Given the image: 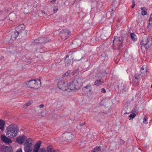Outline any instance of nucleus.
Here are the masks:
<instances>
[{"label": "nucleus", "instance_id": "nucleus-18", "mask_svg": "<svg viewBox=\"0 0 152 152\" xmlns=\"http://www.w3.org/2000/svg\"><path fill=\"white\" fill-rule=\"evenodd\" d=\"M1 138L2 140L5 142L9 143L12 142V141L11 139L8 138L5 136L1 135Z\"/></svg>", "mask_w": 152, "mask_h": 152}, {"label": "nucleus", "instance_id": "nucleus-53", "mask_svg": "<svg viewBox=\"0 0 152 152\" xmlns=\"http://www.w3.org/2000/svg\"><path fill=\"white\" fill-rule=\"evenodd\" d=\"M135 79L137 80H138V79H137L136 77H135Z\"/></svg>", "mask_w": 152, "mask_h": 152}, {"label": "nucleus", "instance_id": "nucleus-20", "mask_svg": "<svg viewBox=\"0 0 152 152\" xmlns=\"http://www.w3.org/2000/svg\"><path fill=\"white\" fill-rule=\"evenodd\" d=\"M104 80L102 79L97 80L94 83L95 85L96 86H99L104 82Z\"/></svg>", "mask_w": 152, "mask_h": 152}, {"label": "nucleus", "instance_id": "nucleus-13", "mask_svg": "<svg viewBox=\"0 0 152 152\" xmlns=\"http://www.w3.org/2000/svg\"><path fill=\"white\" fill-rule=\"evenodd\" d=\"M26 137L24 135L19 136L17 137L16 141L19 144H22L26 139Z\"/></svg>", "mask_w": 152, "mask_h": 152}, {"label": "nucleus", "instance_id": "nucleus-31", "mask_svg": "<svg viewBox=\"0 0 152 152\" xmlns=\"http://www.w3.org/2000/svg\"><path fill=\"white\" fill-rule=\"evenodd\" d=\"M85 124V123H83L81 124H79L77 126V128L78 129H80Z\"/></svg>", "mask_w": 152, "mask_h": 152}, {"label": "nucleus", "instance_id": "nucleus-50", "mask_svg": "<svg viewBox=\"0 0 152 152\" xmlns=\"http://www.w3.org/2000/svg\"><path fill=\"white\" fill-rule=\"evenodd\" d=\"M42 14H45V12L43 10H42Z\"/></svg>", "mask_w": 152, "mask_h": 152}, {"label": "nucleus", "instance_id": "nucleus-9", "mask_svg": "<svg viewBox=\"0 0 152 152\" xmlns=\"http://www.w3.org/2000/svg\"><path fill=\"white\" fill-rule=\"evenodd\" d=\"M62 137L64 140L69 141L73 138L74 135L71 133L66 132L63 134Z\"/></svg>", "mask_w": 152, "mask_h": 152}, {"label": "nucleus", "instance_id": "nucleus-5", "mask_svg": "<svg viewBox=\"0 0 152 152\" xmlns=\"http://www.w3.org/2000/svg\"><path fill=\"white\" fill-rule=\"evenodd\" d=\"M70 33V31L68 29H64L59 33L58 37L61 38L63 40H65L68 37V35Z\"/></svg>", "mask_w": 152, "mask_h": 152}, {"label": "nucleus", "instance_id": "nucleus-56", "mask_svg": "<svg viewBox=\"0 0 152 152\" xmlns=\"http://www.w3.org/2000/svg\"><path fill=\"white\" fill-rule=\"evenodd\" d=\"M151 88H152V84H151Z\"/></svg>", "mask_w": 152, "mask_h": 152}, {"label": "nucleus", "instance_id": "nucleus-29", "mask_svg": "<svg viewBox=\"0 0 152 152\" xmlns=\"http://www.w3.org/2000/svg\"><path fill=\"white\" fill-rule=\"evenodd\" d=\"M40 40L42 41L40 42L42 44L44 43L47 42L48 41L47 38H40Z\"/></svg>", "mask_w": 152, "mask_h": 152}, {"label": "nucleus", "instance_id": "nucleus-34", "mask_svg": "<svg viewBox=\"0 0 152 152\" xmlns=\"http://www.w3.org/2000/svg\"><path fill=\"white\" fill-rule=\"evenodd\" d=\"M101 150V147L98 146L95 147L93 150L95 152L97 151H100Z\"/></svg>", "mask_w": 152, "mask_h": 152}, {"label": "nucleus", "instance_id": "nucleus-28", "mask_svg": "<svg viewBox=\"0 0 152 152\" xmlns=\"http://www.w3.org/2000/svg\"><path fill=\"white\" fill-rule=\"evenodd\" d=\"M53 149L52 146L51 145L48 146L46 148L47 152H51Z\"/></svg>", "mask_w": 152, "mask_h": 152}, {"label": "nucleus", "instance_id": "nucleus-2", "mask_svg": "<svg viewBox=\"0 0 152 152\" xmlns=\"http://www.w3.org/2000/svg\"><path fill=\"white\" fill-rule=\"evenodd\" d=\"M82 83L81 79L80 78H75L71 83H69L67 84L68 86V89L67 91H70L78 89Z\"/></svg>", "mask_w": 152, "mask_h": 152}, {"label": "nucleus", "instance_id": "nucleus-51", "mask_svg": "<svg viewBox=\"0 0 152 152\" xmlns=\"http://www.w3.org/2000/svg\"><path fill=\"white\" fill-rule=\"evenodd\" d=\"M133 111L136 113L137 112V110H135V109H134Z\"/></svg>", "mask_w": 152, "mask_h": 152}, {"label": "nucleus", "instance_id": "nucleus-19", "mask_svg": "<svg viewBox=\"0 0 152 152\" xmlns=\"http://www.w3.org/2000/svg\"><path fill=\"white\" fill-rule=\"evenodd\" d=\"M77 53L75 56V58L76 60H79L81 59L84 56V54L83 53Z\"/></svg>", "mask_w": 152, "mask_h": 152}, {"label": "nucleus", "instance_id": "nucleus-30", "mask_svg": "<svg viewBox=\"0 0 152 152\" xmlns=\"http://www.w3.org/2000/svg\"><path fill=\"white\" fill-rule=\"evenodd\" d=\"M130 36L131 37V39L133 40V41H135V37L136 35L135 34L133 33H131L130 34Z\"/></svg>", "mask_w": 152, "mask_h": 152}, {"label": "nucleus", "instance_id": "nucleus-17", "mask_svg": "<svg viewBox=\"0 0 152 152\" xmlns=\"http://www.w3.org/2000/svg\"><path fill=\"white\" fill-rule=\"evenodd\" d=\"M33 145H24V150L25 152H32Z\"/></svg>", "mask_w": 152, "mask_h": 152}, {"label": "nucleus", "instance_id": "nucleus-15", "mask_svg": "<svg viewBox=\"0 0 152 152\" xmlns=\"http://www.w3.org/2000/svg\"><path fill=\"white\" fill-rule=\"evenodd\" d=\"M147 67L145 65H143L140 70V75L141 76H143L145 75L147 73Z\"/></svg>", "mask_w": 152, "mask_h": 152}, {"label": "nucleus", "instance_id": "nucleus-52", "mask_svg": "<svg viewBox=\"0 0 152 152\" xmlns=\"http://www.w3.org/2000/svg\"><path fill=\"white\" fill-rule=\"evenodd\" d=\"M79 68H78L77 70V71H79Z\"/></svg>", "mask_w": 152, "mask_h": 152}, {"label": "nucleus", "instance_id": "nucleus-38", "mask_svg": "<svg viewBox=\"0 0 152 152\" xmlns=\"http://www.w3.org/2000/svg\"><path fill=\"white\" fill-rule=\"evenodd\" d=\"M152 13L150 15L149 20V24H150L151 23H152Z\"/></svg>", "mask_w": 152, "mask_h": 152}, {"label": "nucleus", "instance_id": "nucleus-40", "mask_svg": "<svg viewBox=\"0 0 152 152\" xmlns=\"http://www.w3.org/2000/svg\"><path fill=\"white\" fill-rule=\"evenodd\" d=\"M77 41H78L79 42V44H77V46H80V41L78 40H74L73 41V42L75 44L76 42H77Z\"/></svg>", "mask_w": 152, "mask_h": 152}, {"label": "nucleus", "instance_id": "nucleus-21", "mask_svg": "<svg viewBox=\"0 0 152 152\" xmlns=\"http://www.w3.org/2000/svg\"><path fill=\"white\" fill-rule=\"evenodd\" d=\"M5 124L4 121L3 120H0V129L2 132H3L4 130Z\"/></svg>", "mask_w": 152, "mask_h": 152}, {"label": "nucleus", "instance_id": "nucleus-23", "mask_svg": "<svg viewBox=\"0 0 152 152\" xmlns=\"http://www.w3.org/2000/svg\"><path fill=\"white\" fill-rule=\"evenodd\" d=\"M69 56L68 55H67L66 56V58L65 59V62L66 66H67L70 64L71 62L70 60L67 58H69Z\"/></svg>", "mask_w": 152, "mask_h": 152}, {"label": "nucleus", "instance_id": "nucleus-48", "mask_svg": "<svg viewBox=\"0 0 152 152\" xmlns=\"http://www.w3.org/2000/svg\"><path fill=\"white\" fill-rule=\"evenodd\" d=\"M16 152H22V150L20 148Z\"/></svg>", "mask_w": 152, "mask_h": 152}, {"label": "nucleus", "instance_id": "nucleus-32", "mask_svg": "<svg viewBox=\"0 0 152 152\" xmlns=\"http://www.w3.org/2000/svg\"><path fill=\"white\" fill-rule=\"evenodd\" d=\"M91 85L90 84H88L86 86H85L83 87L84 88H86L87 89H88L89 90V91H91Z\"/></svg>", "mask_w": 152, "mask_h": 152}, {"label": "nucleus", "instance_id": "nucleus-47", "mask_svg": "<svg viewBox=\"0 0 152 152\" xmlns=\"http://www.w3.org/2000/svg\"><path fill=\"white\" fill-rule=\"evenodd\" d=\"M56 1V0H53L51 1V3L52 4H53L55 3Z\"/></svg>", "mask_w": 152, "mask_h": 152}, {"label": "nucleus", "instance_id": "nucleus-54", "mask_svg": "<svg viewBox=\"0 0 152 152\" xmlns=\"http://www.w3.org/2000/svg\"><path fill=\"white\" fill-rule=\"evenodd\" d=\"M91 152H95L94 150L92 151Z\"/></svg>", "mask_w": 152, "mask_h": 152}, {"label": "nucleus", "instance_id": "nucleus-16", "mask_svg": "<svg viewBox=\"0 0 152 152\" xmlns=\"http://www.w3.org/2000/svg\"><path fill=\"white\" fill-rule=\"evenodd\" d=\"M20 35L19 34V33L15 30V31H14V32L12 34L11 36V38L10 40V41L12 42L15 40L16 39L17 37L18 36Z\"/></svg>", "mask_w": 152, "mask_h": 152}, {"label": "nucleus", "instance_id": "nucleus-6", "mask_svg": "<svg viewBox=\"0 0 152 152\" xmlns=\"http://www.w3.org/2000/svg\"><path fill=\"white\" fill-rule=\"evenodd\" d=\"M41 143V141H39L35 144L34 146L33 152H38L39 150L41 152H46V149L45 148L42 147L40 148Z\"/></svg>", "mask_w": 152, "mask_h": 152}, {"label": "nucleus", "instance_id": "nucleus-8", "mask_svg": "<svg viewBox=\"0 0 152 152\" xmlns=\"http://www.w3.org/2000/svg\"><path fill=\"white\" fill-rule=\"evenodd\" d=\"M67 84H68L67 83L62 80H60L59 81L58 83V86L60 90L67 91L68 88V86L67 85Z\"/></svg>", "mask_w": 152, "mask_h": 152}, {"label": "nucleus", "instance_id": "nucleus-27", "mask_svg": "<svg viewBox=\"0 0 152 152\" xmlns=\"http://www.w3.org/2000/svg\"><path fill=\"white\" fill-rule=\"evenodd\" d=\"M105 72L102 73H98L96 75L95 77L98 78L102 77V76L105 74Z\"/></svg>", "mask_w": 152, "mask_h": 152}, {"label": "nucleus", "instance_id": "nucleus-22", "mask_svg": "<svg viewBox=\"0 0 152 152\" xmlns=\"http://www.w3.org/2000/svg\"><path fill=\"white\" fill-rule=\"evenodd\" d=\"M32 142V139L31 138H28L26 141L24 145H33Z\"/></svg>", "mask_w": 152, "mask_h": 152}, {"label": "nucleus", "instance_id": "nucleus-12", "mask_svg": "<svg viewBox=\"0 0 152 152\" xmlns=\"http://www.w3.org/2000/svg\"><path fill=\"white\" fill-rule=\"evenodd\" d=\"M32 7L31 6H28L27 4L25 5L22 8L23 12L25 14H27L31 11Z\"/></svg>", "mask_w": 152, "mask_h": 152}, {"label": "nucleus", "instance_id": "nucleus-43", "mask_svg": "<svg viewBox=\"0 0 152 152\" xmlns=\"http://www.w3.org/2000/svg\"><path fill=\"white\" fill-rule=\"evenodd\" d=\"M31 104V103L30 102H27V103L26 104V105L27 106H28L29 105H30Z\"/></svg>", "mask_w": 152, "mask_h": 152}, {"label": "nucleus", "instance_id": "nucleus-11", "mask_svg": "<svg viewBox=\"0 0 152 152\" xmlns=\"http://www.w3.org/2000/svg\"><path fill=\"white\" fill-rule=\"evenodd\" d=\"M8 14V10H4L0 11V20H3L6 18Z\"/></svg>", "mask_w": 152, "mask_h": 152}, {"label": "nucleus", "instance_id": "nucleus-25", "mask_svg": "<svg viewBox=\"0 0 152 152\" xmlns=\"http://www.w3.org/2000/svg\"><path fill=\"white\" fill-rule=\"evenodd\" d=\"M141 9L142 10L141 12V15H147V9L145 7H142L141 8Z\"/></svg>", "mask_w": 152, "mask_h": 152}, {"label": "nucleus", "instance_id": "nucleus-14", "mask_svg": "<svg viewBox=\"0 0 152 152\" xmlns=\"http://www.w3.org/2000/svg\"><path fill=\"white\" fill-rule=\"evenodd\" d=\"M1 152H12V149L11 147L2 146L1 148Z\"/></svg>", "mask_w": 152, "mask_h": 152}, {"label": "nucleus", "instance_id": "nucleus-10", "mask_svg": "<svg viewBox=\"0 0 152 152\" xmlns=\"http://www.w3.org/2000/svg\"><path fill=\"white\" fill-rule=\"evenodd\" d=\"M25 26L23 24H20L15 28V30L17 31L19 34L22 36V33L24 32Z\"/></svg>", "mask_w": 152, "mask_h": 152}, {"label": "nucleus", "instance_id": "nucleus-37", "mask_svg": "<svg viewBox=\"0 0 152 152\" xmlns=\"http://www.w3.org/2000/svg\"><path fill=\"white\" fill-rule=\"evenodd\" d=\"M58 10V7L57 6H56L53 8V12L54 13H56Z\"/></svg>", "mask_w": 152, "mask_h": 152}, {"label": "nucleus", "instance_id": "nucleus-1", "mask_svg": "<svg viewBox=\"0 0 152 152\" xmlns=\"http://www.w3.org/2000/svg\"><path fill=\"white\" fill-rule=\"evenodd\" d=\"M19 131L18 127L16 125L12 124L6 128V134L9 138H13L18 135Z\"/></svg>", "mask_w": 152, "mask_h": 152}, {"label": "nucleus", "instance_id": "nucleus-26", "mask_svg": "<svg viewBox=\"0 0 152 152\" xmlns=\"http://www.w3.org/2000/svg\"><path fill=\"white\" fill-rule=\"evenodd\" d=\"M118 89L120 90H123L124 89V84L122 83H120L118 85Z\"/></svg>", "mask_w": 152, "mask_h": 152}, {"label": "nucleus", "instance_id": "nucleus-41", "mask_svg": "<svg viewBox=\"0 0 152 152\" xmlns=\"http://www.w3.org/2000/svg\"><path fill=\"white\" fill-rule=\"evenodd\" d=\"M119 143L120 144L123 145L124 144V141L122 140H120Z\"/></svg>", "mask_w": 152, "mask_h": 152}, {"label": "nucleus", "instance_id": "nucleus-44", "mask_svg": "<svg viewBox=\"0 0 152 152\" xmlns=\"http://www.w3.org/2000/svg\"><path fill=\"white\" fill-rule=\"evenodd\" d=\"M101 92L103 93H105L106 92V90L104 88H102L101 89Z\"/></svg>", "mask_w": 152, "mask_h": 152}, {"label": "nucleus", "instance_id": "nucleus-55", "mask_svg": "<svg viewBox=\"0 0 152 152\" xmlns=\"http://www.w3.org/2000/svg\"><path fill=\"white\" fill-rule=\"evenodd\" d=\"M103 55H102L101 56L102 57H104V56H103Z\"/></svg>", "mask_w": 152, "mask_h": 152}, {"label": "nucleus", "instance_id": "nucleus-42", "mask_svg": "<svg viewBox=\"0 0 152 152\" xmlns=\"http://www.w3.org/2000/svg\"><path fill=\"white\" fill-rule=\"evenodd\" d=\"M132 2H133V4L132 5V8H134V6H135V4L134 1H132Z\"/></svg>", "mask_w": 152, "mask_h": 152}, {"label": "nucleus", "instance_id": "nucleus-35", "mask_svg": "<svg viewBox=\"0 0 152 152\" xmlns=\"http://www.w3.org/2000/svg\"><path fill=\"white\" fill-rule=\"evenodd\" d=\"M69 72H66L63 75V77H64L65 78H68V76L69 77Z\"/></svg>", "mask_w": 152, "mask_h": 152}, {"label": "nucleus", "instance_id": "nucleus-7", "mask_svg": "<svg viewBox=\"0 0 152 152\" xmlns=\"http://www.w3.org/2000/svg\"><path fill=\"white\" fill-rule=\"evenodd\" d=\"M27 86L32 89H37L38 87L35 79L29 80L26 83Z\"/></svg>", "mask_w": 152, "mask_h": 152}, {"label": "nucleus", "instance_id": "nucleus-36", "mask_svg": "<svg viewBox=\"0 0 152 152\" xmlns=\"http://www.w3.org/2000/svg\"><path fill=\"white\" fill-rule=\"evenodd\" d=\"M86 67H88L90 65V63L88 61V60L87 59H86Z\"/></svg>", "mask_w": 152, "mask_h": 152}, {"label": "nucleus", "instance_id": "nucleus-49", "mask_svg": "<svg viewBox=\"0 0 152 152\" xmlns=\"http://www.w3.org/2000/svg\"><path fill=\"white\" fill-rule=\"evenodd\" d=\"M51 152H59V151H58L56 150L53 149Z\"/></svg>", "mask_w": 152, "mask_h": 152}, {"label": "nucleus", "instance_id": "nucleus-46", "mask_svg": "<svg viewBox=\"0 0 152 152\" xmlns=\"http://www.w3.org/2000/svg\"><path fill=\"white\" fill-rule=\"evenodd\" d=\"M44 105L43 104H41L39 105V107L40 108H42L44 107Z\"/></svg>", "mask_w": 152, "mask_h": 152}, {"label": "nucleus", "instance_id": "nucleus-33", "mask_svg": "<svg viewBox=\"0 0 152 152\" xmlns=\"http://www.w3.org/2000/svg\"><path fill=\"white\" fill-rule=\"evenodd\" d=\"M136 116V114L135 113H132L129 116V119L130 120H132L133 118L135 117Z\"/></svg>", "mask_w": 152, "mask_h": 152}, {"label": "nucleus", "instance_id": "nucleus-39", "mask_svg": "<svg viewBox=\"0 0 152 152\" xmlns=\"http://www.w3.org/2000/svg\"><path fill=\"white\" fill-rule=\"evenodd\" d=\"M42 41L40 40V38L38 40V39H36L35 40V41H34V42H35V43H41L40 42L41 41Z\"/></svg>", "mask_w": 152, "mask_h": 152}, {"label": "nucleus", "instance_id": "nucleus-24", "mask_svg": "<svg viewBox=\"0 0 152 152\" xmlns=\"http://www.w3.org/2000/svg\"><path fill=\"white\" fill-rule=\"evenodd\" d=\"M16 16L13 13H10L9 15V19L11 21H13L15 19Z\"/></svg>", "mask_w": 152, "mask_h": 152}, {"label": "nucleus", "instance_id": "nucleus-4", "mask_svg": "<svg viewBox=\"0 0 152 152\" xmlns=\"http://www.w3.org/2000/svg\"><path fill=\"white\" fill-rule=\"evenodd\" d=\"M140 44L142 47L143 46L145 49H148L149 46L151 45L152 43L151 41L149 40V37L147 36H145L142 38Z\"/></svg>", "mask_w": 152, "mask_h": 152}, {"label": "nucleus", "instance_id": "nucleus-45", "mask_svg": "<svg viewBox=\"0 0 152 152\" xmlns=\"http://www.w3.org/2000/svg\"><path fill=\"white\" fill-rule=\"evenodd\" d=\"M146 121H147V119H146L145 118H144L143 121V123H145L146 124H147V123L146 122Z\"/></svg>", "mask_w": 152, "mask_h": 152}, {"label": "nucleus", "instance_id": "nucleus-3", "mask_svg": "<svg viewBox=\"0 0 152 152\" xmlns=\"http://www.w3.org/2000/svg\"><path fill=\"white\" fill-rule=\"evenodd\" d=\"M113 47L114 49H120L122 46V38L121 37H115L113 41Z\"/></svg>", "mask_w": 152, "mask_h": 152}]
</instances>
